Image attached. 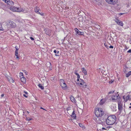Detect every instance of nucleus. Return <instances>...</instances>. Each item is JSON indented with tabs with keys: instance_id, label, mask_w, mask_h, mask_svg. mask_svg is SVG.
I'll return each mask as SVG.
<instances>
[{
	"instance_id": "nucleus-1",
	"label": "nucleus",
	"mask_w": 131,
	"mask_h": 131,
	"mask_svg": "<svg viewBox=\"0 0 131 131\" xmlns=\"http://www.w3.org/2000/svg\"><path fill=\"white\" fill-rule=\"evenodd\" d=\"M105 122H106V124L108 125H112L115 123L116 124L117 123V122H116L117 120L116 117L114 115L108 116L105 118Z\"/></svg>"
},
{
	"instance_id": "nucleus-2",
	"label": "nucleus",
	"mask_w": 131,
	"mask_h": 131,
	"mask_svg": "<svg viewBox=\"0 0 131 131\" xmlns=\"http://www.w3.org/2000/svg\"><path fill=\"white\" fill-rule=\"evenodd\" d=\"M104 113L103 109L100 108H96L95 112V114L97 117H102L104 115Z\"/></svg>"
},
{
	"instance_id": "nucleus-3",
	"label": "nucleus",
	"mask_w": 131,
	"mask_h": 131,
	"mask_svg": "<svg viewBox=\"0 0 131 131\" xmlns=\"http://www.w3.org/2000/svg\"><path fill=\"white\" fill-rule=\"evenodd\" d=\"M7 26L9 28H14L16 26L15 23L11 20H9L7 22Z\"/></svg>"
},
{
	"instance_id": "nucleus-4",
	"label": "nucleus",
	"mask_w": 131,
	"mask_h": 131,
	"mask_svg": "<svg viewBox=\"0 0 131 131\" xmlns=\"http://www.w3.org/2000/svg\"><path fill=\"white\" fill-rule=\"evenodd\" d=\"M94 120H95L96 122L97 123L100 124H101L103 122H105V119H101V118H100L99 117H97L95 119V118Z\"/></svg>"
},
{
	"instance_id": "nucleus-5",
	"label": "nucleus",
	"mask_w": 131,
	"mask_h": 131,
	"mask_svg": "<svg viewBox=\"0 0 131 131\" xmlns=\"http://www.w3.org/2000/svg\"><path fill=\"white\" fill-rule=\"evenodd\" d=\"M11 9L14 12H24V10L23 9H20L19 8H17L16 7H11Z\"/></svg>"
},
{
	"instance_id": "nucleus-6",
	"label": "nucleus",
	"mask_w": 131,
	"mask_h": 131,
	"mask_svg": "<svg viewBox=\"0 0 131 131\" xmlns=\"http://www.w3.org/2000/svg\"><path fill=\"white\" fill-rule=\"evenodd\" d=\"M115 21L118 25L121 26H123L124 24L123 22L118 19H116L115 20Z\"/></svg>"
},
{
	"instance_id": "nucleus-7",
	"label": "nucleus",
	"mask_w": 131,
	"mask_h": 131,
	"mask_svg": "<svg viewBox=\"0 0 131 131\" xmlns=\"http://www.w3.org/2000/svg\"><path fill=\"white\" fill-rule=\"evenodd\" d=\"M45 33L47 35L50 36L51 34V30L49 29L46 28L44 29Z\"/></svg>"
},
{
	"instance_id": "nucleus-8",
	"label": "nucleus",
	"mask_w": 131,
	"mask_h": 131,
	"mask_svg": "<svg viewBox=\"0 0 131 131\" xmlns=\"http://www.w3.org/2000/svg\"><path fill=\"white\" fill-rule=\"evenodd\" d=\"M80 80L82 81V83H78V84H80V85H83L82 87L84 88H85L87 84L85 82H84V81L83 80H82L81 79H80Z\"/></svg>"
},
{
	"instance_id": "nucleus-9",
	"label": "nucleus",
	"mask_w": 131,
	"mask_h": 131,
	"mask_svg": "<svg viewBox=\"0 0 131 131\" xmlns=\"http://www.w3.org/2000/svg\"><path fill=\"white\" fill-rule=\"evenodd\" d=\"M111 98L112 99V100L113 101H115V100H116L117 99H120V97L117 96L116 94L113 95Z\"/></svg>"
},
{
	"instance_id": "nucleus-10",
	"label": "nucleus",
	"mask_w": 131,
	"mask_h": 131,
	"mask_svg": "<svg viewBox=\"0 0 131 131\" xmlns=\"http://www.w3.org/2000/svg\"><path fill=\"white\" fill-rule=\"evenodd\" d=\"M75 31L76 32V33L77 34H78L79 35H84V33L83 32L80 31L79 30H78L77 28H75Z\"/></svg>"
},
{
	"instance_id": "nucleus-11",
	"label": "nucleus",
	"mask_w": 131,
	"mask_h": 131,
	"mask_svg": "<svg viewBox=\"0 0 131 131\" xmlns=\"http://www.w3.org/2000/svg\"><path fill=\"white\" fill-rule=\"evenodd\" d=\"M118 110L119 111H121L122 110L123 105L121 104V103L120 101L118 102Z\"/></svg>"
},
{
	"instance_id": "nucleus-12",
	"label": "nucleus",
	"mask_w": 131,
	"mask_h": 131,
	"mask_svg": "<svg viewBox=\"0 0 131 131\" xmlns=\"http://www.w3.org/2000/svg\"><path fill=\"white\" fill-rule=\"evenodd\" d=\"M15 48L16 49L15 51V55L16 57V59H19V57L18 55V49L16 47Z\"/></svg>"
},
{
	"instance_id": "nucleus-13",
	"label": "nucleus",
	"mask_w": 131,
	"mask_h": 131,
	"mask_svg": "<svg viewBox=\"0 0 131 131\" xmlns=\"http://www.w3.org/2000/svg\"><path fill=\"white\" fill-rule=\"evenodd\" d=\"M60 85H62L64 84H65V83L64 82V81L63 79H60Z\"/></svg>"
},
{
	"instance_id": "nucleus-14",
	"label": "nucleus",
	"mask_w": 131,
	"mask_h": 131,
	"mask_svg": "<svg viewBox=\"0 0 131 131\" xmlns=\"http://www.w3.org/2000/svg\"><path fill=\"white\" fill-rule=\"evenodd\" d=\"M39 9H40L38 7L35 8V12L38 14H40V13L39 12Z\"/></svg>"
},
{
	"instance_id": "nucleus-15",
	"label": "nucleus",
	"mask_w": 131,
	"mask_h": 131,
	"mask_svg": "<svg viewBox=\"0 0 131 131\" xmlns=\"http://www.w3.org/2000/svg\"><path fill=\"white\" fill-rule=\"evenodd\" d=\"M82 72L84 73L85 75L87 74L86 71L84 68H83L82 69Z\"/></svg>"
},
{
	"instance_id": "nucleus-16",
	"label": "nucleus",
	"mask_w": 131,
	"mask_h": 131,
	"mask_svg": "<svg viewBox=\"0 0 131 131\" xmlns=\"http://www.w3.org/2000/svg\"><path fill=\"white\" fill-rule=\"evenodd\" d=\"M21 81L23 82V83H24L26 82V79L24 77H23L21 78Z\"/></svg>"
},
{
	"instance_id": "nucleus-17",
	"label": "nucleus",
	"mask_w": 131,
	"mask_h": 131,
	"mask_svg": "<svg viewBox=\"0 0 131 131\" xmlns=\"http://www.w3.org/2000/svg\"><path fill=\"white\" fill-rule=\"evenodd\" d=\"M60 86H61L62 89H67V85L65 83V84H64Z\"/></svg>"
},
{
	"instance_id": "nucleus-18",
	"label": "nucleus",
	"mask_w": 131,
	"mask_h": 131,
	"mask_svg": "<svg viewBox=\"0 0 131 131\" xmlns=\"http://www.w3.org/2000/svg\"><path fill=\"white\" fill-rule=\"evenodd\" d=\"M71 116L74 119H75V118L76 116H75V113L74 111H73V112L72 113V114L71 115Z\"/></svg>"
},
{
	"instance_id": "nucleus-19",
	"label": "nucleus",
	"mask_w": 131,
	"mask_h": 131,
	"mask_svg": "<svg viewBox=\"0 0 131 131\" xmlns=\"http://www.w3.org/2000/svg\"><path fill=\"white\" fill-rule=\"evenodd\" d=\"M14 4V2H13L11 0L10 1V0H9L8 5L9 6H12Z\"/></svg>"
},
{
	"instance_id": "nucleus-20",
	"label": "nucleus",
	"mask_w": 131,
	"mask_h": 131,
	"mask_svg": "<svg viewBox=\"0 0 131 131\" xmlns=\"http://www.w3.org/2000/svg\"><path fill=\"white\" fill-rule=\"evenodd\" d=\"M118 0H112V4L115 5L117 2Z\"/></svg>"
},
{
	"instance_id": "nucleus-21",
	"label": "nucleus",
	"mask_w": 131,
	"mask_h": 131,
	"mask_svg": "<svg viewBox=\"0 0 131 131\" xmlns=\"http://www.w3.org/2000/svg\"><path fill=\"white\" fill-rule=\"evenodd\" d=\"M106 2L110 4H112V0H106Z\"/></svg>"
},
{
	"instance_id": "nucleus-22",
	"label": "nucleus",
	"mask_w": 131,
	"mask_h": 131,
	"mask_svg": "<svg viewBox=\"0 0 131 131\" xmlns=\"http://www.w3.org/2000/svg\"><path fill=\"white\" fill-rule=\"evenodd\" d=\"M130 75H131V71H129L126 74V77H128Z\"/></svg>"
},
{
	"instance_id": "nucleus-23",
	"label": "nucleus",
	"mask_w": 131,
	"mask_h": 131,
	"mask_svg": "<svg viewBox=\"0 0 131 131\" xmlns=\"http://www.w3.org/2000/svg\"><path fill=\"white\" fill-rule=\"evenodd\" d=\"M70 100H71V101L72 102H75V99L73 97H71L70 98Z\"/></svg>"
},
{
	"instance_id": "nucleus-24",
	"label": "nucleus",
	"mask_w": 131,
	"mask_h": 131,
	"mask_svg": "<svg viewBox=\"0 0 131 131\" xmlns=\"http://www.w3.org/2000/svg\"><path fill=\"white\" fill-rule=\"evenodd\" d=\"M105 102V101L103 99H102L100 101V104L102 105Z\"/></svg>"
},
{
	"instance_id": "nucleus-25",
	"label": "nucleus",
	"mask_w": 131,
	"mask_h": 131,
	"mask_svg": "<svg viewBox=\"0 0 131 131\" xmlns=\"http://www.w3.org/2000/svg\"><path fill=\"white\" fill-rule=\"evenodd\" d=\"M39 87L40 88L41 90H43L44 89V87L42 86L40 84H39L38 85Z\"/></svg>"
},
{
	"instance_id": "nucleus-26",
	"label": "nucleus",
	"mask_w": 131,
	"mask_h": 131,
	"mask_svg": "<svg viewBox=\"0 0 131 131\" xmlns=\"http://www.w3.org/2000/svg\"><path fill=\"white\" fill-rule=\"evenodd\" d=\"M4 2L6 3L8 5V3H9V0H2Z\"/></svg>"
},
{
	"instance_id": "nucleus-27",
	"label": "nucleus",
	"mask_w": 131,
	"mask_h": 131,
	"mask_svg": "<svg viewBox=\"0 0 131 131\" xmlns=\"http://www.w3.org/2000/svg\"><path fill=\"white\" fill-rule=\"evenodd\" d=\"M104 45L106 47L107 49L109 48V46L108 45V44L106 43H104Z\"/></svg>"
},
{
	"instance_id": "nucleus-28",
	"label": "nucleus",
	"mask_w": 131,
	"mask_h": 131,
	"mask_svg": "<svg viewBox=\"0 0 131 131\" xmlns=\"http://www.w3.org/2000/svg\"><path fill=\"white\" fill-rule=\"evenodd\" d=\"M75 74L77 76L78 78H80V76L79 74L75 72Z\"/></svg>"
},
{
	"instance_id": "nucleus-29",
	"label": "nucleus",
	"mask_w": 131,
	"mask_h": 131,
	"mask_svg": "<svg viewBox=\"0 0 131 131\" xmlns=\"http://www.w3.org/2000/svg\"><path fill=\"white\" fill-rule=\"evenodd\" d=\"M130 99V96L129 95H128L126 97V101H127L128 100H129Z\"/></svg>"
},
{
	"instance_id": "nucleus-30",
	"label": "nucleus",
	"mask_w": 131,
	"mask_h": 131,
	"mask_svg": "<svg viewBox=\"0 0 131 131\" xmlns=\"http://www.w3.org/2000/svg\"><path fill=\"white\" fill-rule=\"evenodd\" d=\"M79 126L82 128H83L84 127V125L81 123H79Z\"/></svg>"
},
{
	"instance_id": "nucleus-31",
	"label": "nucleus",
	"mask_w": 131,
	"mask_h": 131,
	"mask_svg": "<svg viewBox=\"0 0 131 131\" xmlns=\"http://www.w3.org/2000/svg\"><path fill=\"white\" fill-rule=\"evenodd\" d=\"M106 129L104 127H102L101 128V129H99V130L101 131H103L104 130H106Z\"/></svg>"
},
{
	"instance_id": "nucleus-32",
	"label": "nucleus",
	"mask_w": 131,
	"mask_h": 131,
	"mask_svg": "<svg viewBox=\"0 0 131 131\" xmlns=\"http://www.w3.org/2000/svg\"><path fill=\"white\" fill-rule=\"evenodd\" d=\"M31 118H30L29 117L26 118V120L28 121H29L30 120H32Z\"/></svg>"
},
{
	"instance_id": "nucleus-33",
	"label": "nucleus",
	"mask_w": 131,
	"mask_h": 131,
	"mask_svg": "<svg viewBox=\"0 0 131 131\" xmlns=\"http://www.w3.org/2000/svg\"><path fill=\"white\" fill-rule=\"evenodd\" d=\"M115 91H111L110 92L108 93V94H110L111 93H113Z\"/></svg>"
},
{
	"instance_id": "nucleus-34",
	"label": "nucleus",
	"mask_w": 131,
	"mask_h": 131,
	"mask_svg": "<svg viewBox=\"0 0 131 131\" xmlns=\"http://www.w3.org/2000/svg\"><path fill=\"white\" fill-rule=\"evenodd\" d=\"M19 74H20V75H21V76H22L23 77V73H22V72H20V73Z\"/></svg>"
},
{
	"instance_id": "nucleus-35",
	"label": "nucleus",
	"mask_w": 131,
	"mask_h": 131,
	"mask_svg": "<svg viewBox=\"0 0 131 131\" xmlns=\"http://www.w3.org/2000/svg\"><path fill=\"white\" fill-rule=\"evenodd\" d=\"M113 46H109V48H113Z\"/></svg>"
},
{
	"instance_id": "nucleus-36",
	"label": "nucleus",
	"mask_w": 131,
	"mask_h": 131,
	"mask_svg": "<svg viewBox=\"0 0 131 131\" xmlns=\"http://www.w3.org/2000/svg\"><path fill=\"white\" fill-rule=\"evenodd\" d=\"M30 38L31 39V40H34V39L32 37H30Z\"/></svg>"
},
{
	"instance_id": "nucleus-37",
	"label": "nucleus",
	"mask_w": 131,
	"mask_h": 131,
	"mask_svg": "<svg viewBox=\"0 0 131 131\" xmlns=\"http://www.w3.org/2000/svg\"><path fill=\"white\" fill-rule=\"evenodd\" d=\"M128 53H131V49L129 50L127 52Z\"/></svg>"
},
{
	"instance_id": "nucleus-38",
	"label": "nucleus",
	"mask_w": 131,
	"mask_h": 131,
	"mask_svg": "<svg viewBox=\"0 0 131 131\" xmlns=\"http://www.w3.org/2000/svg\"><path fill=\"white\" fill-rule=\"evenodd\" d=\"M25 97L27 98L28 97V95H27L25 94H24L23 95Z\"/></svg>"
},
{
	"instance_id": "nucleus-39",
	"label": "nucleus",
	"mask_w": 131,
	"mask_h": 131,
	"mask_svg": "<svg viewBox=\"0 0 131 131\" xmlns=\"http://www.w3.org/2000/svg\"><path fill=\"white\" fill-rule=\"evenodd\" d=\"M93 2H95L97 1V0H92Z\"/></svg>"
},
{
	"instance_id": "nucleus-40",
	"label": "nucleus",
	"mask_w": 131,
	"mask_h": 131,
	"mask_svg": "<svg viewBox=\"0 0 131 131\" xmlns=\"http://www.w3.org/2000/svg\"><path fill=\"white\" fill-rule=\"evenodd\" d=\"M113 82V81H112V80H111V81H109V82L110 83H112V82Z\"/></svg>"
},
{
	"instance_id": "nucleus-41",
	"label": "nucleus",
	"mask_w": 131,
	"mask_h": 131,
	"mask_svg": "<svg viewBox=\"0 0 131 131\" xmlns=\"http://www.w3.org/2000/svg\"><path fill=\"white\" fill-rule=\"evenodd\" d=\"M4 94H2L1 95V96L2 97H3L4 96Z\"/></svg>"
},
{
	"instance_id": "nucleus-42",
	"label": "nucleus",
	"mask_w": 131,
	"mask_h": 131,
	"mask_svg": "<svg viewBox=\"0 0 131 131\" xmlns=\"http://www.w3.org/2000/svg\"><path fill=\"white\" fill-rule=\"evenodd\" d=\"M54 52V53H57V51L56 50H54V51H53Z\"/></svg>"
},
{
	"instance_id": "nucleus-43",
	"label": "nucleus",
	"mask_w": 131,
	"mask_h": 131,
	"mask_svg": "<svg viewBox=\"0 0 131 131\" xmlns=\"http://www.w3.org/2000/svg\"><path fill=\"white\" fill-rule=\"evenodd\" d=\"M39 14L41 15H43V14L42 13H40V14Z\"/></svg>"
},
{
	"instance_id": "nucleus-44",
	"label": "nucleus",
	"mask_w": 131,
	"mask_h": 131,
	"mask_svg": "<svg viewBox=\"0 0 131 131\" xmlns=\"http://www.w3.org/2000/svg\"><path fill=\"white\" fill-rule=\"evenodd\" d=\"M79 78H78V79L77 80V81H79L80 80V79H79Z\"/></svg>"
},
{
	"instance_id": "nucleus-45",
	"label": "nucleus",
	"mask_w": 131,
	"mask_h": 131,
	"mask_svg": "<svg viewBox=\"0 0 131 131\" xmlns=\"http://www.w3.org/2000/svg\"><path fill=\"white\" fill-rule=\"evenodd\" d=\"M40 108L41 109H43V110H45V108H42V107H40Z\"/></svg>"
},
{
	"instance_id": "nucleus-46",
	"label": "nucleus",
	"mask_w": 131,
	"mask_h": 131,
	"mask_svg": "<svg viewBox=\"0 0 131 131\" xmlns=\"http://www.w3.org/2000/svg\"><path fill=\"white\" fill-rule=\"evenodd\" d=\"M124 14V13H122L119 14V15H123Z\"/></svg>"
},
{
	"instance_id": "nucleus-47",
	"label": "nucleus",
	"mask_w": 131,
	"mask_h": 131,
	"mask_svg": "<svg viewBox=\"0 0 131 131\" xmlns=\"http://www.w3.org/2000/svg\"><path fill=\"white\" fill-rule=\"evenodd\" d=\"M24 92L26 94H27V92L24 91Z\"/></svg>"
},
{
	"instance_id": "nucleus-48",
	"label": "nucleus",
	"mask_w": 131,
	"mask_h": 131,
	"mask_svg": "<svg viewBox=\"0 0 131 131\" xmlns=\"http://www.w3.org/2000/svg\"><path fill=\"white\" fill-rule=\"evenodd\" d=\"M129 42L130 44H131V39L130 40Z\"/></svg>"
},
{
	"instance_id": "nucleus-49",
	"label": "nucleus",
	"mask_w": 131,
	"mask_h": 131,
	"mask_svg": "<svg viewBox=\"0 0 131 131\" xmlns=\"http://www.w3.org/2000/svg\"><path fill=\"white\" fill-rule=\"evenodd\" d=\"M125 49L126 50H127L128 49V48L126 46L125 47Z\"/></svg>"
},
{
	"instance_id": "nucleus-50",
	"label": "nucleus",
	"mask_w": 131,
	"mask_h": 131,
	"mask_svg": "<svg viewBox=\"0 0 131 131\" xmlns=\"http://www.w3.org/2000/svg\"><path fill=\"white\" fill-rule=\"evenodd\" d=\"M55 56H59V55H58L57 54H55Z\"/></svg>"
},
{
	"instance_id": "nucleus-51",
	"label": "nucleus",
	"mask_w": 131,
	"mask_h": 131,
	"mask_svg": "<svg viewBox=\"0 0 131 131\" xmlns=\"http://www.w3.org/2000/svg\"><path fill=\"white\" fill-rule=\"evenodd\" d=\"M108 127L110 128H111L112 127H111V126H108Z\"/></svg>"
},
{
	"instance_id": "nucleus-52",
	"label": "nucleus",
	"mask_w": 131,
	"mask_h": 131,
	"mask_svg": "<svg viewBox=\"0 0 131 131\" xmlns=\"http://www.w3.org/2000/svg\"><path fill=\"white\" fill-rule=\"evenodd\" d=\"M57 53L58 54L59 53V51H58L57 52Z\"/></svg>"
},
{
	"instance_id": "nucleus-53",
	"label": "nucleus",
	"mask_w": 131,
	"mask_h": 131,
	"mask_svg": "<svg viewBox=\"0 0 131 131\" xmlns=\"http://www.w3.org/2000/svg\"><path fill=\"white\" fill-rule=\"evenodd\" d=\"M82 81H81V80H80V81H79V82H80V83H82Z\"/></svg>"
},
{
	"instance_id": "nucleus-54",
	"label": "nucleus",
	"mask_w": 131,
	"mask_h": 131,
	"mask_svg": "<svg viewBox=\"0 0 131 131\" xmlns=\"http://www.w3.org/2000/svg\"><path fill=\"white\" fill-rule=\"evenodd\" d=\"M101 129V128H100L99 127H98L97 128V130H98V129Z\"/></svg>"
},
{
	"instance_id": "nucleus-55",
	"label": "nucleus",
	"mask_w": 131,
	"mask_h": 131,
	"mask_svg": "<svg viewBox=\"0 0 131 131\" xmlns=\"http://www.w3.org/2000/svg\"><path fill=\"white\" fill-rule=\"evenodd\" d=\"M129 108H131V106H130L129 107Z\"/></svg>"
},
{
	"instance_id": "nucleus-56",
	"label": "nucleus",
	"mask_w": 131,
	"mask_h": 131,
	"mask_svg": "<svg viewBox=\"0 0 131 131\" xmlns=\"http://www.w3.org/2000/svg\"><path fill=\"white\" fill-rule=\"evenodd\" d=\"M27 113L28 114H29V112H28V111H27Z\"/></svg>"
},
{
	"instance_id": "nucleus-57",
	"label": "nucleus",
	"mask_w": 131,
	"mask_h": 131,
	"mask_svg": "<svg viewBox=\"0 0 131 131\" xmlns=\"http://www.w3.org/2000/svg\"><path fill=\"white\" fill-rule=\"evenodd\" d=\"M130 105H131V103H130Z\"/></svg>"
},
{
	"instance_id": "nucleus-58",
	"label": "nucleus",
	"mask_w": 131,
	"mask_h": 131,
	"mask_svg": "<svg viewBox=\"0 0 131 131\" xmlns=\"http://www.w3.org/2000/svg\"><path fill=\"white\" fill-rule=\"evenodd\" d=\"M67 110H68V108L67 109Z\"/></svg>"
},
{
	"instance_id": "nucleus-59",
	"label": "nucleus",
	"mask_w": 131,
	"mask_h": 131,
	"mask_svg": "<svg viewBox=\"0 0 131 131\" xmlns=\"http://www.w3.org/2000/svg\"><path fill=\"white\" fill-rule=\"evenodd\" d=\"M20 131H22L21 130Z\"/></svg>"
}]
</instances>
